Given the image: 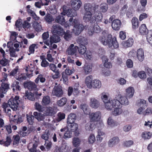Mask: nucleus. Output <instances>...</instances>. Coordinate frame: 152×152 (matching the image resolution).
<instances>
[{
  "mask_svg": "<svg viewBox=\"0 0 152 152\" xmlns=\"http://www.w3.org/2000/svg\"><path fill=\"white\" fill-rule=\"evenodd\" d=\"M70 3L74 10L72 9H69L67 10L66 6H63L61 8V10H63V12L61 13L58 16L56 19H64L66 16L71 17L70 19H73L72 17L77 15V13L76 10H78L80 8L82 4V2L80 0H71Z\"/></svg>",
  "mask_w": 152,
  "mask_h": 152,
  "instance_id": "1",
  "label": "nucleus"
},
{
  "mask_svg": "<svg viewBox=\"0 0 152 152\" xmlns=\"http://www.w3.org/2000/svg\"><path fill=\"white\" fill-rule=\"evenodd\" d=\"M56 22L66 28L69 27L71 25L74 26L72 30L76 35L79 34L84 29H86L87 28L86 26H84L79 23L77 20H56Z\"/></svg>",
  "mask_w": 152,
  "mask_h": 152,
  "instance_id": "2",
  "label": "nucleus"
},
{
  "mask_svg": "<svg viewBox=\"0 0 152 152\" xmlns=\"http://www.w3.org/2000/svg\"><path fill=\"white\" fill-rule=\"evenodd\" d=\"M98 39L103 45L107 46L109 48L113 46L116 49L119 47V44L116 38H113L112 35L107 31L104 30Z\"/></svg>",
  "mask_w": 152,
  "mask_h": 152,
  "instance_id": "3",
  "label": "nucleus"
},
{
  "mask_svg": "<svg viewBox=\"0 0 152 152\" xmlns=\"http://www.w3.org/2000/svg\"><path fill=\"white\" fill-rule=\"evenodd\" d=\"M128 97L121 94L116 95L114 98L113 107H121L122 105H127L129 104Z\"/></svg>",
  "mask_w": 152,
  "mask_h": 152,
  "instance_id": "4",
  "label": "nucleus"
},
{
  "mask_svg": "<svg viewBox=\"0 0 152 152\" xmlns=\"http://www.w3.org/2000/svg\"><path fill=\"white\" fill-rule=\"evenodd\" d=\"M101 98L104 105L106 110H110L113 107L114 98L108 99V94L103 92L101 94Z\"/></svg>",
  "mask_w": 152,
  "mask_h": 152,
  "instance_id": "5",
  "label": "nucleus"
},
{
  "mask_svg": "<svg viewBox=\"0 0 152 152\" xmlns=\"http://www.w3.org/2000/svg\"><path fill=\"white\" fill-rule=\"evenodd\" d=\"M77 42L79 44V47H78V51L81 55H83L86 52V48L85 45L87 44L88 42L86 38L84 37H80L77 39Z\"/></svg>",
  "mask_w": 152,
  "mask_h": 152,
  "instance_id": "6",
  "label": "nucleus"
},
{
  "mask_svg": "<svg viewBox=\"0 0 152 152\" xmlns=\"http://www.w3.org/2000/svg\"><path fill=\"white\" fill-rule=\"evenodd\" d=\"M21 103L22 101L20 100L18 96H16L14 98H10L8 102V105L13 110H16L18 105Z\"/></svg>",
  "mask_w": 152,
  "mask_h": 152,
  "instance_id": "7",
  "label": "nucleus"
},
{
  "mask_svg": "<svg viewBox=\"0 0 152 152\" xmlns=\"http://www.w3.org/2000/svg\"><path fill=\"white\" fill-rule=\"evenodd\" d=\"M101 112L99 111L90 113L89 118L91 121L93 122L99 121L102 118Z\"/></svg>",
  "mask_w": 152,
  "mask_h": 152,
  "instance_id": "8",
  "label": "nucleus"
},
{
  "mask_svg": "<svg viewBox=\"0 0 152 152\" xmlns=\"http://www.w3.org/2000/svg\"><path fill=\"white\" fill-rule=\"evenodd\" d=\"M76 43L70 45L66 50V54L69 55H75L78 47L76 45Z\"/></svg>",
  "mask_w": 152,
  "mask_h": 152,
  "instance_id": "9",
  "label": "nucleus"
},
{
  "mask_svg": "<svg viewBox=\"0 0 152 152\" xmlns=\"http://www.w3.org/2000/svg\"><path fill=\"white\" fill-rule=\"evenodd\" d=\"M52 31L53 33H56L59 35H62L64 33L63 28L58 24H54L53 25Z\"/></svg>",
  "mask_w": 152,
  "mask_h": 152,
  "instance_id": "10",
  "label": "nucleus"
},
{
  "mask_svg": "<svg viewBox=\"0 0 152 152\" xmlns=\"http://www.w3.org/2000/svg\"><path fill=\"white\" fill-rule=\"evenodd\" d=\"M23 85L25 88H27L31 91H35L37 90V85L33 82H25L24 83Z\"/></svg>",
  "mask_w": 152,
  "mask_h": 152,
  "instance_id": "11",
  "label": "nucleus"
},
{
  "mask_svg": "<svg viewBox=\"0 0 152 152\" xmlns=\"http://www.w3.org/2000/svg\"><path fill=\"white\" fill-rule=\"evenodd\" d=\"M89 105L92 108L97 109L100 106V102L96 99L94 97H91L90 99Z\"/></svg>",
  "mask_w": 152,
  "mask_h": 152,
  "instance_id": "12",
  "label": "nucleus"
},
{
  "mask_svg": "<svg viewBox=\"0 0 152 152\" xmlns=\"http://www.w3.org/2000/svg\"><path fill=\"white\" fill-rule=\"evenodd\" d=\"M52 94L57 97H60L62 96L63 92L61 88L58 86H55L53 88Z\"/></svg>",
  "mask_w": 152,
  "mask_h": 152,
  "instance_id": "13",
  "label": "nucleus"
},
{
  "mask_svg": "<svg viewBox=\"0 0 152 152\" xmlns=\"http://www.w3.org/2000/svg\"><path fill=\"white\" fill-rule=\"evenodd\" d=\"M49 67L50 69L55 73V75H53V79H56L59 77L60 76L59 72L56 66L53 64H50Z\"/></svg>",
  "mask_w": 152,
  "mask_h": 152,
  "instance_id": "14",
  "label": "nucleus"
},
{
  "mask_svg": "<svg viewBox=\"0 0 152 152\" xmlns=\"http://www.w3.org/2000/svg\"><path fill=\"white\" fill-rule=\"evenodd\" d=\"M121 107H113L110 110H107L109 111L113 110L112 112V115L115 116H116L120 115L123 112L122 109L121 108Z\"/></svg>",
  "mask_w": 152,
  "mask_h": 152,
  "instance_id": "15",
  "label": "nucleus"
},
{
  "mask_svg": "<svg viewBox=\"0 0 152 152\" xmlns=\"http://www.w3.org/2000/svg\"><path fill=\"white\" fill-rule=\"evenodd\" d=\"M126 96L128 99L132 98L134 92V88L132 86H130L125 89Z\"/></svg>",
  "mask_w": 152,
  "mask_h": 152,
  "instance_id": "16",
  "label": "nucleus"
},
{
  "mask_svg": "<svg viewBox=\"0 0 152 152\" xmlns=\"http://www.w3.org/2000/svg\"><path fill=\"white\" fill-rule=\"evenodd\" d=\"M93 80V77L91 75L88 76L85 78V83L88 88L91 89L92 88V84Z\"/></svg>",
  "mask_w": 152,
  "mask_h": 152,
  "instance_id": "17",
  "label": "nucleus"
},
{
  "mask_svg": "<svg viewBox=\"0 0 152 152\" xmlns=\"http://www.w3.org/2000/svg\"><path fill=\"white\" fill-rule=\"evenodd\" d=\"M119 142L118 137H114L111 138L108 142V145L110 147H113L117 144Z\"/></svg>",
  "mask_w": 152,
  "mask_h": 152,
  "instance_id": "18",
  "label": "nucleus"
},
{
  "mask_svg": "<svg viewBox=\"0 0 152 152\" xmlns=\"http://www.w3.org/2000/svg\"><path fill=\"white\" fill-rule=\"evenodd\" d=\"M133 42V39L132 38H130L127 40L122 42L121 45L123 48H127L132 46Z\"/></svg>",
  "mask_w": 152,
  "mask_h": 152,
  "instance_id": "19",
  "label": "nucleus"
},
{
  "mask_svg": "<svg viewBox=\"0 0 152 152\" xmlns=\"http://www.w3.org/2000/svg\"><path fill=\"white\" fill-rule=\"evenodd\" d=\"M97 134L96 137L97 141L101 142L103 139L105 137L106 134L104 132L100 129H98L97 131Z\"/></svg>",
  "mask_w": 152,
  "mask_h": 152,
  "instance_id": "20",
  "label": "nucleus"
},
{
  "mask_svg": "<svg viewBox=\"0 0 152 152\" xmlns=\"http://www.w3.org/2000/svg\"><path fill=\"white\" fill-rule=\"evenodd\" d=\"M107 123L109 128H112L117 125V123L111 116L109 117L107 119Z\"/></svg>",
  "mask_w": 152,
  "mask_h": 152,
  "instance_id": "21",
  "label": "nucleus"
},
{
  "mask_svg": "<svg viewBox=\"0 0 152 152\" xmlns=\"http://www.w3.org/2000/svg\"><path fill=\"white\" fill-rule=\"evenodd\" d=\"M92 26H94V32L96 33H99L101 31L100 27L97 25V22L96 23V20H88Z\"/></svg>",
  "mask_w": 152,
  "mask_h": 152,
  "instance_id": "22",
  "label": "nucleus"
},
{
  "mask_svg": "<svg viewBox=\"0 0 152 152\" xmlns=\"http://www.w3.org/2000/svg\"><path fill=\"white\" fill-rule=\"evenodd\" d=\"M121 23L120 20H114L112 21L111 25L113 28L115 30H119L120 27Z\"/></svg>",
  "mask_w": 152,
  "mask_h": 152,
  "instance_id": "23",
  "label": "nucleus"
},
{
  "mask_svg": "<svg viewBox=\"0 0 152 152\" xmlns=\"http://www.w3.org/2000/svg\"><path fill=\"white\" fill-rule=\"evenodd\" d=\"M136 55L138 60L140 62L142 61L144 58L143 50L141 48L138 49Z\"/></svg>",
  "mask_w": 152,
  "mask_h": 152,
  "instance_id": "24",
  "label": "nucleus"
},
{
  "mask_svg": "<svg viewBox=\"0 0 152 152\" xmlns=\"http://www.w3.org/2000/svg\"><path fill=\"white\" fill-rule=\"evenodd\" d=\"M85 128L87 131H92L95 128L94 124L93 122L90 121L85 124Z\"/></svg>",
  "mask_w": 152,
  "mask_h": 152,
  "instance_id": "25",
  "label": "nucleus"
},
{
  "mask_svg": "<svg viewBox=\"0 0 152 152\" xmlns=\"http://www.w3.org/2000/svg\"><path fill=\"white\" fill-rule=\"evenodd\" d=\"M55 113L54 108L51 107H47L44 113L45 115L47 116H52Z\"/></svg>",
  "mask_w": 152,
  "mask_h": 152,
  "instance_id": "26",
  "label": "nucleus"
},
{
  "mask_svg": "<svg viewBox=\"0 0 152 152\" xmlns=\"http://www.w3.org/2000/svg\"><path fill=\"white\" fill-rule=\"evenodd\" d=\"M102 60L105 67L107 68H110L112 67V64L110 62L108 61V59L106 56H103Z\"/></svg>",
  "mask_w": 152,
  "mask_h": 152,
  "instance_id": "27",
  "label": "nucleus"
},
{
  "mask_svg": "<svg viewBox=\"0 0 152 152\" xmlns=\"http://www.w3.org/2000/svg\"><path fill=\"white\" fill-rule=\"evenodd\" d=\"M80 107L83 110L85 114L87 115L90 113V108L87 104L82 103L80 105Z\"/></svg>",
  "mask_w": 152,
  "mask_h": 152,
  "instance_id": "28",
  "label": "nucleus"
},
{
  "mask_svg": "<svg viewBox=\"0 0 152 152\" xmlns=\"http://www.w3.org/2000/svg\"><path fill=\"white\" fill-rule=\"evenodd\" d=\"M139 32L142 35H147L149 31L145 24H142L140 27L139 30Z\"/></svg>",
  "mask_w": 152,
  "mask_h": 152,
  "instance_id": "29",
  "label": "nucleus"
},
{
  "mask_svg": "<svg viewBox=\"0 0 152 152\" xmlns=\"http://www.w3.org/2000/svg\"><path fill=\"white\" fill-rule=\"evenodd\" d=\"M76 115L75 113H71L68 115L67 122L68 124L74 122L76 118Z\"/></svg>",
  "mask_w": 152,
  "mask_h": 152,
  "instance_id": "30",
  "label": "nucleus"
},
{
  "mask_svg": "<svg viewBox=\"0 0 152 152\" xmlns=\"http://www.w3.org/2000/svg\"><path fill=\"white\" fill-rule=\"evenodd\" d=\"M74 90L73 94L74 95H77L80 93V90H79L80 87L83 88V87L80 86L79 82L75 83L73 86Z\"/></svg>",
  "mask_w": 152,
  "mask_h": 152,
  "instance_id": "31",
  "label": "nucleus"
},
{
  "mask_svg": "<svg viewBox=\"0 0 152 152\" xmlns=\"http://www.w3.org/2000/svg\"><path fill=\"white\" fill-rule=\"evenodd\" d=\"M92 85L93 88L99 89L101 87V82L99 80L94 79L93 80Z\"/></svg>",
  "mask_w": 152,
  "mask_h": 152,
  "instance_id": "32",
  "label": "nucleus"
},
{
  "mask_svg": "<svg viewBox=\"0 0 152 152\" xmlns=\"http://www.w3.org/2000/svg\"><path fill=\"white\" fill-rule=\"evenodd\" d=\"M37 145L36 144L30 143L28 146V148L31 152H41L40 151H36V148L37 147Z\"/></svg>",
  "mask_w": 152,
  "mask_h": 152,
  "instance_id": "33",
  "label": "nucleus"
},
{
  "mask_svg": "<svg viewBox=\"0 0 152 152\" xmlns=\"http://www.w3.org/2000/svg\"><path fill=\"white\" fill-rule=\"evenodd\" d=\"M92 65L91 64L85 65L84 68L85 73L86 75L91 73L92 71Z\"/></svg>",
  "mask_w": 152,
  "mask_h": 152,
  "instance_id": "34",
  "label": "nucleus"
},
{
  "mask_svg": "<svg viewBox=\"0 0 152 152\" xmlns=\"http://www.w3.org/2000/svg\"><path fill=\"white\" fill-rule=\"evenodd\" d=\"M67 101V99L65 97H63L57 101V104L58 106L62 107L66 104Z\"/></svg>",
  "mask_w": 152,
  "mask_h": 152,
  "instance_id": "35",
  "label": "nucleus"
},
{
  "mask_svg": "<svg viewBox=\"0 0 152 152\" xmlns=\"http://www.w3.org/2000/svg\"><path fill=\"white\" fill-rule=\"evenodd\" d=\"M34 115L38 121H41L44 119V115L42 114L39 112H35L34 113Z\"/></svg>",
  "mask_w": 152,
  "mask_h": 152,
  "instance_id": "36",
  "label": "nucleus"
},
{
  "mask_svg": "<svg viewBox=\"0 0 152 152\" xmlns=\"http://www.w3.org/2000/svg\"><path fill=\"white\" fill-rule=\"evenodd\" d=\"M9 85L7 83H2L1 85V88L0 86V93L5 94L7 92L6 90L8 88Z\"/></svg>",
  "mask_w": 152,
  "mask_h": 152,
  "instance_id": "37",
  "label": "nucleus"
},
{
  "mask_svg": "<svg viewBox=\"0 0 152 152\" xmlns=\"http://www.w3.org/2000/svg\"><path fill=\"white\" fill-rule=\"evenodd\" d=\"M37 20H35L33 22V26L36 31H40L42 29L41 26L39 23H38Z\"/></svg>",
  "mask_w": 152,
  "mask_h": 152,
  "instance_id": "38",
  "label": "nucleus"
},
{
  "mask_svg": "<svg viewBox=\"0 0 152 152\" xmlns=\"http://www.w3.org/2000/svg\"><path fill=\"white\" fill-rule=\"evenodd\" d=\"M50 102V97L48 96H44L42 99V104L43 105H46L48 104Z\"/></svg>",
  "mask_w": 152,
  "mask_h": 152,
  "instance_id": "39",
  "label": "nucleus"
},
{
  "mask_svg": "<svg viewBox=\"0 0 152 152\" xmlns=\"http://www.w3.org/2000/svg\"><path fill=\"white\" fill-rule=\"evenodd\" d=\"M19 83L18 82L15 81L13 82L11 86L13 88L12 90L20 91L21 90L20 87L19 85Z\"/></svg>",
  "mask_w": 152,
  "mask_h": 152,
  "instance_id": "40",
  "label": "nucleus"
},
{
  "mask_svg": "<svg viewBox=\"0 0 152 152\" xmlns=\"http://www.w3.org/2000/svg\"><path fill=\"white\" fill-rule=\"evenodd\" d=\"M12 44L11 42H9L7 43V47L9 48L10 55L11 57H14L15 56V49L13 48H11L9 45Z\"/></svg>",
  "mask_w": 152,
  "mask_h": 152,
  "instance_id": "41",
  "label": "nucleus"
},
{
  "mask_svg": "<svg viewBox=\"0 0 152 152\" xmlns=\"http://www.w3.org/2000/svg\"><path fill=\"white\" fill-rule=\"evenodd\" d=\"M146 39L148 42L152 47V30L149 31L146 36Z\"/></svg>",
  "mask_w": 152,
  "mask_h": 152,
  "instance_id": "42",
  "label": "nucleus"
},
{
  "mask_svg": "<svg viewBox=\"0 0 152 152\" xmlns=\"http://www.w3.org/2000/svg\"><path fill=\"white\" fill-rule=\"evenodd\" d=\"M152 134L150 132H144L142 133V137L144 140L149 139L151 137Z\"/></svg>",
  "mask_w": 152,
  "mask_h": 152,
  "instance_id": "43",
  "label": "nucleus"
},
{
  "mask_svg": "<svg viewBox=\"0 0 152 152\" xmlns=\"http://www.w3.org/2000/svg\"><path fill=\"white\" fill-rule=\"evenodd\" d=\"M100 11L103 12H105L107 11L108 6L106 3H103L100 4L99 6Z\"/></svg>",
  "mask_w": 152,
  "mask_h": 152,
  "instance_id": "44",
  "label": "nucleus"
},
{
  "mask_svg": "<svg viewBox=\"0 0 152 152\" xmlns=\"http://www.w3.org/2000/svg\"><path fill=\"white\" fill-rule=\"evenodd\" d=\"M62 152H68L70 151L71 147L67 144H63L61 148Z\"/></svg>",
  "mask_w": 152,
  "mask_h": 152,
  "instance_id": "45",
  "label": "nucleus"
},
{
  "mask_svg": "<svg viewBox=\"0 0 152 152\" xmlns=\"http://www.w3.org/2000/svg\"><path fill=\"white\" fill-rule=\"evenodd\" d=\"M80 140L78 137H74L72 140V144L75 147L79 146L80 144Z\"/></svg>",
  "mask_w": 152,
  "mask_h": 152,
  "instance_id": "46",
  "label": "nucleus"
},
{
  "mask_svg": "<svg viewBox=\"0 0 152 152\" xmlns=\"http://www.w3.org/2000/svg\"><path fill=\"white\" fill-rule=\"evenodd\" d=\"M70 125L69 126L70 127V128H69V129H70L72 132H76L78 128V125L76 123L73 122L72 124H70Z\"/></svg>",
  "mask_w": 152,
  "mask_h": 152,
  "instance_id": "47",
  "label": "nucleus"
},
{
  "mask_svg": "<svg viewBox=\"0 0 152 152\" xmlns=\"http://www.w3.org/2000/svg\"><path fill=\"white\" fill-rule=\"evenodd\" d=\"M45 79L44 77L42 75H39L35 80V82L36 83H38L39 80L42 83L44 82L45 81Z\"/></svg>",
  "mask_w": 152,
  "mask_h": 152,
  "instance_id": "48",
  "label": "nucleus"
},
{
  "mask_svg": "<svg viewBox=\"0 0 152 152\" xmlns=\"http://www.w3.org/2000/svg\"><path fill=\"white\" fill-rule=\"evenodd\" d=\"M14 117L15 118L13 121L17 124H19L23 121L21 116L20 115H15L14 116Z\"/></svg>",
  "mask_w": 152,
  "mask_h": 152,
  "instance_id": "49",
  "label": "nucleus"
},
{
  "mask_svg": "<svg viewBox=\"0 0 152 152\" xmlns=\"http://www.w3.org/2000/svg\"><path fill=\"white\" fill-rule=\"evenodd\" d=\"M24 97L25 99L27 98L31 101H34V100L33 94V93L31 92H26L24 96Z\"/></svg>",
  "mask_w": 152,
  "mask_h": 152,
  "instance_id": "50",
  "label": "nucleus"
},
{
  "mask_svg": "<svg viewBox=\"0 0 152 152\" xmlns=\"http://www.w3.org/2000/svg\"><path fill=\"white\" fill-rule=\"evenodd\" d=\"M51 42H53L57 43L60 41V38L56 34H53L50 37Z\"/></svg>",
  "mask_w": 152,
  "mask_h": 152,
  "instance_id": "51",
  "label": "nucleus"
},
{
  "mask_svg": "<svg viewBox=\"0 0 152 152\" xmlns=\"http://www.w3.org/2000/svg\"><path fill=\"white\" fill-rule=\"evenodd\" d=\"M132 23L133 29H136L138 28L139 24L138 20H132Z\"/></svg>",
  "mask_w": 152,
  "mask_h": 152,
  "instance_id": "52",
  "label": "nucleus"
},
{
  "mask_svg": "<svg viewBox=\"0 0 152 152\" xmlns=\"http://www.w3.org/2000/svg\"><path fill=\"white\" fill-rule=\"evenodd\" d=\"M27 119L28 123L30 125H32L34 123V116L29 114H27Z\"/></svg>",
  "mask_w": 152,
  "mask_h": 152,
  "instance_id": "53",
  "label": "nucleus"
},
{
  "mask_svg": "<svg viewBox=\"0 0 152 152\" xmlns=\"http://www.w3.org/2000/svg\"><path fill=\"white\" fill-rule=\"evenodd\" d=\"M19 70L18 67H16L11 71L10 73V75L14 76L15 77L19 74Z\"/></svg>",
  "mask_w": 152,
  "mask_h": 152,
  "instance_id": "54",
  "label": "nucleus"
},
{
  "mask_svg": "<svg viewBox=\"0 0 152 152\" xmlns=\"http://www.w3.org/2000/svg\"><path fill=\"white\" fill-rule=\"evenodd\" d=\"M50 135V133L48 131L44 132L43 134L42 135V138L45 140V141H48L49 138V136Z\"/></svg>",
  "mask_w": 152,
  "mask_h": 152,
  "instance_id": "55",
  "label": "nucleus"
},
{
  "mask_svg": "<svg viewBox=\"0 0 152 152\" xmlns=\"http://www.w3.org/2000/svg\"><path fill=\"white\" fill-rule=\"evenodd\" d=\"M15 78L18 80L22 81L23 80H25L26 78V77L24 74H19L15 77Z\"/></svg>",
  "mask_w": 152,
  "mask_h": 152,
  "instance_id": "56",
  "label": "nucleus"
},
{
  "mask_svg": "<svg viewBox=\"0 0 152 152\" xmlns=\"http://www.w3.org/2000/svg\"><path fill=\"white\" fill-rule=\"evenodd\" d=\"M14 140L13 141V145H17L19 143L20 138L19 136L17 135L14 136L13 137Z\"/></svg>",
  "mask_w": 152,
  "mask_h": 152,
  "instance_id": "57",
  "label": "nucleus"
},
{
  "mask_svg": "<svg viewBox=\"0 0 152 152\" xmlns=\"http://www.w3.org/2000/svg\"><path fill=\"white\" fill-rule=\"evenodd\" d=\"M37 48V45L35 44H33L31 45L29 48V52L31 54L34 53L35 49Z\"/></svg>",
  "mask_w": 152,
  "mask_h": 152,
  "instance_id": "58",
  "label": "nucleus"
},
{
  "mask_svg": "<svg viewBox=\"0 0 152 152\" xmlns=\"http://www.w3.org/2000/svg\"><path fill=\"white\" fill-rule=\"evenodd\" d=\"M72 37V36L70 31L68 30L66 31L64 34V39L68 41L71 39Z\"/></svg>",
  "mask_w": 152,
  "mask_h": 152,
  "instance_id": "59",
  "label": "nucleus"
},
{
  "mask_svg": "<svg viewBox=\"0 0 152 152\" xmlns=\"http://www.w3.org/2000/svg\"><path fill=\"white\" fill-rule=\"evenodd\" d=\"M35 107L37 110L40 112H43L45 109V107L40 105L38 103H35Z\"/></svg>",
  "mask_w": 152,
  "mask_h": 152,
  "instance_id": "60",
  "label": "nucleus"
},
{
  "mask_svg": "<svg viewBox=\"0 0 152 152\" xmlns=\"http://www.w3.org/2000/svg\"><path fill=\"white\" fill-rule=\"evenodd\" d=\"M84 55L85 57L87 59L91 60L92 59V53L90 51H87Z\"/></svg>",
  "mask_w": 152,
  "mask_h": 152,
  "instance_id": "61",
  "label": "nucleus"
},
{
  "mask_svg": "<svg viewBox=\"0 0 152 152\" xmlns=\"http://www.w3.org/2000/svg\"><path fill=\"white\" fill-rule=\"evenodd\" d=\"M2 130L6 131L7 133L10 134L12 132V128L10 125H7L1 129Z\"/></svg>",
  "mask_w": 152,
  "mask_h": 152,
  "instance_id": "62",
  "label": "nucleus"
},
{
  "mask_svg": "<svg viewBox=\"0 0 152 152\" xmlns=\"http://www.w3.org/2000/svg\"><path fill=\"white\" fill-rule=\"evenodd\" d=\"M96 124V127L98 128V129H102L103 128L104 125L103 121L102 120H99Z\"/></svg>",
  "mask_w": 152,
  "mask_h": 152,
  "instance_id": "63",
  "label": "nucleus"
},
{
  "mask_svg": "<svg viewBox=\"0 0 152 152\" xmlns=\"http://www.w3.org/2000/svg\"><path fill=\"white\" fill-rule=\"evenodd\" d=\"M72 136V132L68 130L64 134V138L65 139L69 138L71 137Z\"/></svg>",
  "mask_w": 152,
  "mask_h": 152,
  "instance_id": "64",
  "label": "nucleus"
}]
</instances>
